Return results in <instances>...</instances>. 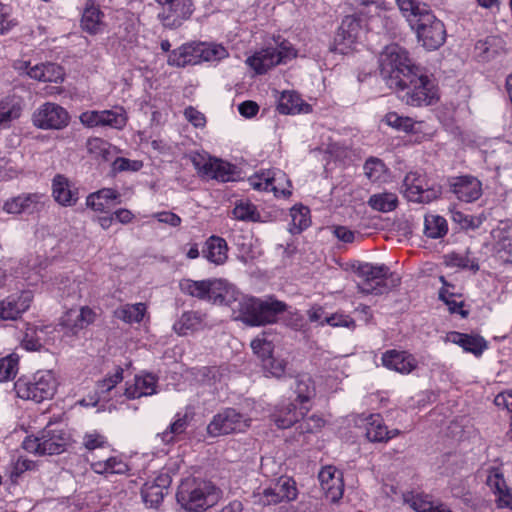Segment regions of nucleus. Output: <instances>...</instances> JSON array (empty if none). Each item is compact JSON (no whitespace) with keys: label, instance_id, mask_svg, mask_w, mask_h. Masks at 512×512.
Masks as SVG:
<instances>
[{"label":"nucleus","instance_id":"obj_1","mask_svg":"<svg viewBox=\"0 0 512 512\" xmlns=\"http://www.w3.org/2000/svg\"><path fill=\"white\" fill-rule=\"evenodd\" d=\"M179 289L185 295L230 307L233 318L248 326L274 323L278 315L287 309L284 302L276 299L263 301L246 296L222 279H181Z\"/></svg>","mask_w":512,"mask_h":512},{"label":"nucleus","instance_id":"obj_2","mask_svg":"<svg viewBox=\"0 0 512 512\" xmlns=\"http://www.w3.org/2000/svg\"><path fill=\"white\" fill-rule=\"evenodd\" d=\"M409 25L416 32L418 41L427 50H436L446 40V29L429 6L418 0H395Z\"/></svg>","mask_w":512,"mask_h":512},{"label":"nucleus","instance_id":"obj_3","mask_svg":"<svg viewBox=\"0 0 512 512\" xmlns=\"http://www.w3.org/2000/svg\"><path fill=\"white\" fill-rule=\"evenodd\" d=\"M221 497L220 490L210 481L186 478L177 490V502L189 512H202L215 505Z\"/></svg>","mask_w":512,"mask_h":512},{"label":"nucleus","instance_id":"obj_4","mask_svg":"<svg viewBox=\"0 0 512 512\" xmlns=\"http://www.w3.org/2000/svg\"><path fill=\"white\" fill-rule=\"evenodd\" d=\"M380 74L390 88L403 82L418 67L408 56V52L398 44L387 45L379 55Z\"/></svg>","mask_w":512,"mask_h":512},{"label":"nucleus","instance_id":"obj_5","mask_svg":"<svg viewBox=\"0 0 512 512\" xmlns=\"http://www.w3.org/2000/svg\"><path fill=\"white\" fill-rule=\"evenodd\" d=\"M403 79V82L394 89L404 92L402 100L408 105H431L437 99V89L434 82L427 75L421 73L419 68Z\"/></svg>","mask_w":512,"mask_h":512},{"label":"nucleus","instance_id":"obj_6","mask_svg":"<svg viewBox=\"0 0 512 512\" xmlns=\"http://www.w3.org/2000/svg\"><path fill=\"white\" fill-rule=\"evenodd\" d=\"M57 388V382L52 371H38L32 378H19L15 382V391L17 396L41 403L51 399Z\"/></svg>","mask_w":512,"mask_h":512},{"label":"nucleus","instance_id":"obj_7","mask_svg":"<svg viewBox=\"0 0 512 512\" xmlns=\"http://www.w3.org/2000/svg\"><path fill=\"white\" fill-rule=\"evenodd\" d=\"M68 438L59 429L46 427L37 436H28L22 443L24 450L38 455H55L65 451Z\"/></svg>","mask_w":512,"mask_h":512},{"label":"nucleus","instance_id":"obj_8","mask_svg":"<svg viewBox=\"0 0 512 512\" xmlns=\"http://www.w3.org/2000/svg\"><path fill=\"white\" fill-rule=\"evenodd\" d=\"M251 419L234 408H226L214 415L207 426V433L211 437L240 433L250 427Z\"/></svg>","mask_w":512,"mask_h":512},{"label":"nucleus","instance_id":"obj_9","mask_svg":"<svg viewBox=\"0 0 512 512\" xmlns=\"http://www.w3.org/2000/svg\"><path fill=\"white\" fill-rule=\"evenodd\" d=\"M295 57L294 50L287 42L281 43L279 47H268L255 52L248 57L246 63L257 73L264 74L270 68L286 63L287 60Z\"/></svg>","mask_w":512,"mask_h":512},{"label":"nucleus","instance_id":"obj_10","mask_svg":"<svg viewBox=\"0 0 512 512\" xmlns=\"http://www.w3.org/2000/svg\"><path fill=\"white\" fill-rule=\"evenodd\" d=\"M194 168L201 177L227 182L232 179V166L207 154L194 153L190 157Z\"/></svg>","mask_w":512,"mask_h":512},{"label":"nucleus","instance_id":"obj_11","mask_svg":"<svg viewBox=\"0 0 512 512\" xmlns=\"http://www.w3.org/2000/svg\"><path fill=\"white\" fill-rule=\"evenodd\" d=\"M357 273L362 278V281L357 284L361 293L379 295L388 290L384 283L389 273L387 266L365 263L358 267Z\"/></svg>","mask_w":512,"mask_h":512},{"label":"nucleus","instance_id":"obj_12","mask_svg":"<svg viewBox=\"0 0 512 512\" xmlns=\"http://www.w3.org/2000/svg\"><path fill=\"white\" fill-rule=\"evenodd\" d=\"M33 124L40 129H62L69 123L68 112L60 105L46 102L32 115Z\"/></svg>","mask_w":512,"mask_h":512},{"label":"nucleus","instance_id":"obj_13","mask_svg":"<svg viewBox=\"0 0 512 512\" xmlns=\"http://www.w3.org/2000/svg\"><path fill=\"white\" fill-rule=\"evenodd\" d=\"M297 495L296 482L290 477L282 476L259 494V503L264 506L275 505L282 501H293Z\"/></svg>","mask_w":512,"mask_h":512},{"label":"nucleus","instance_id":"obj_14","mask_svg":"<svg viewBox=\"0 0 512 512\" xmlns=\"http://www.w3.org/2000/svg\"><path fill=\"white\" fill-rule=\"evenodd\" d=\"M193 10L191 0H170L162 5L159 18L165 27L175 29L191 17Z\"/></svg>","mask_w":512,"mask_h":512},{"label":"nucleus","instance_id":"obj_15","mask_svg":"<svg viewBox=\"0 0 512 512\" xmlns=\"http://www.w3.org/2000/svg\"><path fill=\"white\" fill-rule=\"evenodd\" d=\"M402 189L409 201L419 203H429L437 198L439 192L429 188L424 178L417 172H410L405 176Z\"/></svg>","mask_w":512,"mask_h":512},{"label":"nucleus","instance_id":"obj_16","mask_svg":"<svg viewBox=\"0 0 512 512\" xmlns=\"http://www.w3.org/2000/svg\"><path fill=\"white\" fill-rule=\"evenodd\" d=\"M33 300L30 291H22L19 294H12L0 301V319L14 321L26 312Z\"/></svg>","mask_w":512,"mask_h":512},{"label":"nucleus","instance_id":"obj_17","mask_svg":"<svg viewBox=\"0 0 512 512\" xmlns=\"http://www.w3.org/2000/svg\"><path fill=\"white\" fill-rule=\"evenodd\" d=\"M491 236L496 256L505 263H512V221H500Z\"/></svg>","mask_w":512,"mask_h":512},{"label":"nucleus","instance_id":"obj_18","mask_svg":"<svg viewBox=\"0 0 512 512\" xmlns=\"http://www.w3.org/2000/svg\"><path fill=\"white\" fill-rule=\"evenodd\" d=\"M450 189L456 197L470 203L478 200L482 195V184L473 176H460L450 181Z\"/></svg>","mask_w":512,"mask_h":512},{"label":"nucleus","instance_id":"obj_19","mask_svg":"<svg viewBox=\"0 0 512 512\" xmlns=\"http://www.w3.org/2000/svg\"><path fill=\"white\" fill-rule=\"evenodd\" d=\"M95 319V313L89 307H81L80 309H70L61 318V326L66 330V334H77Z\"/></svg>","mask_w":512,"mask_h":512},{"label":"nucleus","instance_id":"obj_20","mask_svg":"<svg viewBox=\"0 0 512 512\" xmlns=\"http://www.w3.org/2000/svg\"><path fill=\"white\" fill-rule=\"evenodd\" d=\"M52 195L62 206H74L78 199V188L67 177L57 174L52 180Z\"/></svg>","mask_w":512,"mask_h":512},{"label":"nucleus","instance_id":"obj_21","mask_svg":"<svg viewBox=\"0 0 512 512\" xmlns=\"http://www.w3.org/2000/svg\"><path fill=\"white\" fill-rule=\"evenodd\" d=\"M333 466H326L321 469L318 479L322 490L332 502L338 501L343 495L342 475Z\"/></svg>","mask_w":512,"mask_h":512},{"label":"nucleus","instance_id":"obj_22","mask_svg":"<svg viewBox=\"0 0 512 512\" xmlns=\"http://www.w3.org/2000/svg\"><path fill=\"white\" fill-rule=\"evenodd\" d=\"M382 363L388 369L408 374L417 366L415 358L406 351L389 350L382 356Z\"/></svg>","mask_w":512,"mask_h":512},{"label":"nucleus","instance_id":"obj_23","mask_svg":"<svg viewBox=\"0 0 512 512\" xmlns=\"http://www.w3.org/2000/svg\"><path fill=\"white\" fill-rule=\"evenodd\" d=\"M200 43H187L173 50L168 57L170 66L185 67L201 63Z\"/></svg>","mask_w":512,"mask_h":512},{"label":"nucleus","instance_id":"obj_24","mask_svg":"<svg viewBox=\"0 0 512 512\" xmlns=\"http://www.w3.org/2000/svg\"><path fill=\"white\" fill-rule=\"evenodd\" d=\"M157 381V377L151 373H146L142 376L136 375L134 383L126 387L124 395L128 399L151 396L157 392Z\"/></svg>","mask_w":512,"mask_h":512},{"label":"nucleus","instance_id":"obj_25","mask_svg":"<svg viewBox=\"0 0 512 512\" xmlns=\"http://www.w3.org/2000/svg\"><path fill=\"white\" fill-rule=\"evenodd\" d=\"M119 193L112 188H103L87 196L86 204L88 207L98 212H107L115 204H119Z\"/></svg>","mask_w":512,"mask_h":512},{"label":"nucleus","instance_id":"obj_26","mask_svg":"<svg viewBox=\"0 0 512 512\" xmlns=\"http://www.w3.org/2000/svg\"><path fill=\"white\" fill-rule=\"evenodd\" d=\"M277 110L280 114L294 115L299 113H309L312 108L311 105L304 102L296 92L284 91L278 100Z\"/></svg>","mask_w":512,"mask_h":512},{"label":"nucleus","instance_id":"obj_27","mask_svg":"<svg viewBox=\"0 0 512 512\" xmlns=\"http://www.w3.org/2000/svg\"><path fill=\"white\" fill-rule=\"evenodd\" d=\"M40 198L39 194L18 196L6 201L3 208L11 214L34 213L42 206Z\"/></svg>","mask_w":512,"mask_h":512},{"label":"nucleus","instance_id":"obj_28","mask_svg":"<svg viewBox=\"0 0 512 512\" xmlns=\"http://www.w3.org/2000/svg\"><path fill=\"white\" fill-rule=\"evenodd\" d=\"M227 252L228 246L226 240L215 235L206 240L205 246L202 250L203 256L209 262L216 265H221L227 260Z\"/></svg>","mask_w":512,"mask_h":512},{"label":"nucleus","instance_id":"obj_29","mask_svg":"<svg viewBox=\"0 0 512 512\" xmlns=\"http://www.w3.org/2000/svg\"><path fill=\"white\" fill-rule=\"evenodd\" d=\"M169 483L168 476H160L153 483H146L141 490L143 501L152 508L158 507L163 501L164 490L168 488Z\"/></svg>","mask_w":512,"mask_h":512},{"label":"nucleus","instance_id":"obj_30","mask_svg":"<svg viewBox=\"0 0 512 512\" xmlns=\"http://www.w3.org/2000/svg\"><path fill=\"white\" fill-rule=\"evenodd\" d=\"M367 420L366 437L370 442H387L399 434L397 429L389 431L378 414H371Z\"/></svg>","mask_w":512,"mask_h":512},{"label":"nucleus","instance_id":"obj_31","mask_svg":"<svg viewBox=\"0 0 512 512\" xmlns=\"http://www.w3.org/2000/svg\"><path fill=\"white\" fill-rule=\"evenodd\" d=\"M448 340L459 345L466 352L479 356L487 348L486 341L481 336L469 335L460 332H451Z\"/></svg>","mask_w":512,"mask_h":512},{"label":"nucleus","instance_id":"obj_32","mask_svg":"<svg viewBox=\"0 0 512 512\" xmlns=\"http://www.w3.org/2000/svg\"><path fill=\"white\" fill-rule=\"evenodd\" d=\"M102 17L99 7L94 2L87 1L81 19L82 29L91 35L97 34L103 26Z\"/></svg>","mask_w":512,"mask_h":512},{"label":"nucleus","instance_id":"obj_33","mask_svg":"<svg viewBox=\"0 0 512 512\" xmlns=\"http://www.w3.org/2000/svg\"><path fill=\"white\" fill-rule=\"evenodd\" d=\"M359 29V21L352 15L345 16L335 36L337 45L350 46L355 42Z\"/></svg>","mask_w":512,"mask_h":512},{"label":"nucleus","instance_id":"obj_34","mask_svg":"<svg viewBox=\"0 0 512 512\" xmlns=\"http://www.w3.org/2000/svg\"><path fill=\"white\" fill-rule=\"evenodd\" d=\"M203 323V315L199 312H184L180 319L173 325L174 331L179 335H186L201 328Z\"/></svg>","mask_w":512,"mask_h":512},{"label":"nucleus","instance_id":"obj_35","mask_svg":"<svg viewBox=\"0 0 512 512\" xmlns=\"http://www.w3.org/2000/svg\"><path fill=\"white\" fill-rule=\"evenodd\" d=\"M88 153L96 160L111 161L113 159L114 148L102 138H89L86 142Z\"/></svg>","mask_w":512,"mask_h":512},{"label":"nucleus","instance_id":"obj_36","mask_svg":"<svg viewBox=\"0 0 512 512\" xmlns=\"http://www.w3.org/2000/svg\"><path fill=\"white\" fill-rule=\"evenodd\" d=\"M368 204L376 211L387 213L397 207L398 197L391 192L376 193L370 196Z\"/></svg>","mask_w":512,"mask_h":512},{"label":"nucleus","instance_id":"obj_37","mask_svg":"<svg viewBox=\"0 0 512 512\" xmlns=\"http://www.w3.org/2000/svg\"><path fill=\"white\" fill-rule=\"evenodd\" d=\"M271 418L278 428L287 429L298 421L296 406L289 403L280 407L271 415Z\"/></svg>","mask_w":512,"mask_h":512},{"label":"nucleus","instance_id":"obj_38","mask_svg":"<svg viewBox=\"0 0 512 512\" xmlns=\"http://www.w3.org/2000/svg\"><path fill=\"white\" fill-rule=\"evenodd\" d=\"M291 224L289 231L292 234H299L308 228L310 220V210L305 206H294L290 210Z\"/></svg>","mask_w":512,"mask_h":512},{"label":"nucleus","instance_id":"obj_39","mask_svg":"<svg viewBox=\"0 0 512 512\" xmlns=\"http://www.w3.org/2000/svg\"><path fill=\"white\" fill-rule=\"evenodd\" d=\"M446 220L439 215H427L424 220V233L432 239L442 238L447 234Z\"/></svg>","mask_w":512,"mask_h":512},{"label":"nucleus","instance_id":"obj_40","mask_svg":"<svg viewBox=\"0 0 512 512\" xmlns=\"http://www.w3.org/2000/svg\"><path fill=\"white\" fill-rule=\"evenodd\" d=\"M146 312L144 303L127 304L116 311V316L127 323H139Z\"/></svg>","mask_w":512,"mask_h":512},{"label":"nucleus","instance_id":"obj_41","mask_svg":"<svg viewBox=\"0 0 512 512\" xmlns=\"http://www.w3.org/2000/svg\"><path fill=\"white\" fill-rule=\"evenodd\" d=\"M100 126H109L114 129H122L127 123V117L123 109L100 111Z\"/></svg>","mask_w":512,"mask_h":512},{"label":"nucleus","instance_id":"obj_42","mask_svg":"<svg viewBox=\"0 0 512 512\" xmlns=\"http://www.w3.org/2000/svg\"><path fill=\"white\" fill-rule=\"evenodd\" d=\"M275 173L271 170L261 171L249 178V182L254 189L257 190H271L275 194L278 193L277 188L274 186Z\"/></svg>","mask_w":512,"mask_h":512},{"label":"nucleus","instance_id":"obj_43","mask_svg":"<svg viewBox=\"0 0 512 512\" xmlns=\"http://www.w3.org/2000/svg\"><path fill=\"white\" fill-rule=\"evenodd\" d=\"M233 215L236 219L242 221H260V214L254 204L246 201H240L233 209Z\"/></svg>","mask_w":512,"mask_h":512},{"label":"nucleus","instance_id":"obj_44","mask_svg":"<svg viewBox=\"0 0 512 512\" xmlns=\"http://www.w3.org/2000/svg\"><path fill=\"white\" fill-rule=\"evenodd\" d=\"M199 55L201 56V62H210L226 58L228 56V52L222 45L200 43Z\"/></svg>","mask_w":512,"mask_h":512},{"label":"nucleus","instance_id":"obj_45","mask_svg":"<svg viewBox=\"0 0 512 512\" xmlns=\"http://www.w3.org/2000/svg\"><path fill=\"white\" fill-rule=\"evenodd\" d=\"M18 361L19 357L14 353L0 359V382L8 381L16 376Z\"/></svg>","mask_w":512,"mask_h":512},{"label":"nucleus","instance_id":"obj_46","mask_svg":"<svg viewBox=\"0 0 512 512\" xmlns=\"http://www.w3.org/2000/svg\"><path fill=\"white\" fill-rule=\"evenodd\" d=\"M364 174L371 182L379 181L386 172L385 164L382 160L370 157L364 164Z\"/></svg>","mask_w":512,"mask_h":512},{"label":"nucleus","instance_id":"obj_47","mask_svg":"<svg viewBox=\"0 0 512 512\" xmlns=\"http://www.w3.org/2000/svg\"><path fill=\"white\" fill-rule=\"evenodd\" d=\"M295 392L301 403L309 401L315 395V386L311 378L309 376L298 377Z\"/></svg>","mask_w":512,"mask_h":512},{"label":"nucleus","instance_id":"obj_48","mask_svg":"<svg viewBox=\"0 0 512 512\" xmlns=\"http://www.w3.org/2000/svg\"><path fill=\"white\" fill-rule=\"evenodd\" d=\"M386 124L398 131L412 132L414 129V121L410 117H403L396 112H389L385 115Z\"/></svg>","mask_w":512,"mask_h":512},{"label":"nucleus","instance_id":"obj_49","mask_svg":"<svg viewBox=\"0 0 512 512\" xmlns=\"http://www.w3.org/2000/svg\"><path fill=\"white\" fill-rule=\"evenodd\" d=\"M404 501L416 512H451L442 507H433L430 502L424 501L419 496L413 494L406 495Z\"/></svg>","mask_w":512,"mask_h":512},{"label":"nucleus","instance_id":"obj_50","mask_svg":"<svg viewBox=\"0 0 512 512\" xmlns=\"http://www.w3.org/2000/svg\"><path fill=\"white\" fill-rule=\"evenodd\" d=\"M447 264L452 267L470 269L474 272L479 270V264L476 259L470 258L468 255L451 253L447 256Z\"/></svg>","mask_w":512,"mask_h":512},{"label":"nucleus","instance_id":"obj_51","mask_svg":"<svg viewBox=\"0 0 512 512\" xmlns=\"http://www.w3.org/2000/svg\"><path fill=\"white\" fill-rule=\"evenodd\" d=\"M453 220L460 225L462 229H471L475 230L479 228L485 217L483 215H468L462 212H455L453 214Z\"/></svg>","mask_w":512,"mask_h":512},{"label":"nucleus","instance_id":"obj_52","mask_svg":"<svg viewBox=\"0 0 512 512\" xmlns=\"http://www.w3.org/2000/svg\"><path fill=\"white\" fill-rule=\"evenodd\" d=\"M251 348L253 352L261 359L262 365H264L265 359L273 357V345L272 342L267 341L264 338H256L251 342Z\"/></svg>","mask_w":512,"mask_h":512},{"label":"nucleus","instance_id":"obj_53","mask_svg":"<svg viewBox=\"0 0 512 512\" xmlns=\"http://www.w3.org/2000/svg\"><path fill=\"white\" fill-rule=\"evenodd\" d=\"M187 427V417L183 416L176 419L169 427L161 434L163 442L169 443L173 440V435L181 434Z\"/></svg>","mask_w":512,"mask_h":512},{"label":"nucleus","instance_id":"obj_54","mask_svg":"<svg viewBox=\"0 0 512 512\" xmlns=\"http://www.w3.org/2000/svg\"><path fill=\"white\" fill-rule=\"evenodd\" d=\"M324 324H328L332 327H355V321L350 316L340 313H334L330 316H325L324 320L320 322L321 326Z\"/></svg>","mask_w":512,"mask_h":512},{"label":"nucleus","instance_id":"obj_55","mask_svg":"<svg viewBox=\"0 0 512 512\" xmlns=\"http://www.w3.org/2000/svg\"><path fill=\"white\" fill-rule=\"evenodd\" d=\"M21 107L18 104L10 105L7 102L0 103V125H4L13 119L20 117Z\"/></svg>","mask_w":512,"mask_h":512},{"label":"nucleus","instance_id":"obj_56","mask_svg":"<svg viewBox=\"0 0 512 512\" xmlns=\"http://www.w3.org/2000/svg\"><path fill=\"white\" fill-rule=\"evenodd\" d=\"M35 463L28 459H18L12 466L9 471V478L12 483H17L18 479L22 476V474L28 470L33 469Z\"/></svg>","mask_w":512,"mask_h":512},{"label":"nucleus","instance_id":"obj_57","mask_svg":"<svg viewBox=\"0 0 512 512\" xmlns=\"http://www.w3.org/2000/svg\"><path fill=\"white\" fill-rule=\"evenodd\" d=\"M122 380H123V369L121 367H117V369L113 375H109V376L105 377L103 380L98 382V384H97L98 390L101 393H107V392L111 391Z\"/></svg>","mask_w":512,"mask_h":512},{"label":"nucleus","instance_id":"obj_58","mask_svg":"<svg viewBox=\"0 0 512 512\" xmlns=\"http://www.w3.org/2000/svg\"><path fill=\"white\" fill-rule=\"evenodd\" d=\"M21 344L27 351H38L41 349L42 344L37 337V331L34 327L27 328Z\"/></svg>","mask_w":512,"mask_h":512},{"label":"nucleus","instance_id":"obj_59","mask_svg":"<svg viewBox=\"0 0 512 512\" xmlns=\"http://www.w3.org/2000/svg\"><path fill=\"white\" fill-rule=\"evenodd\" d=\"M17 25V21L11 16L10 8L0 3V35L10 31Z\"/></svg>","mask_w":512,"mask_h":512},{"label":"nucleus","instance_id":"obj_60","mask_svg":"<svg viewBox=\"0 0 512 512\" xmlns=\"http://www.w3.org/2000/svg\"><path fill=\"white\" fill-rule=\"evenodd\" d=\"M286 363L284 360L268 357L265 359L263 368L274 377H281L285 372Z\"/></svg>","mask_w":512,"mask_h":512},{"label":"nucleus","instance_id":"obj_61","mask_svg":"<svg viewBox=\"0 0 512 512\" xmlns=\"http://www.w3.org/2000/svg\"><path fill=\"white\" fill-rule=\"evenodd\" d=\"M184 116L195 128H204L206 125L205 115L192 106L184 110Z\"/></svg>","mask_w":512,"mask_h":512},{"label":"nucleus","instance_id":"obj_62","mask_svg":"<svg viewBox=\"0 0 512 512\" xmlns=\"http://www.w3.org/2000/svg\"><path fill=\"white\" fill-rule=\"evenodd\" d=\"M439 299H441L442 301L445 302V304L448 306L451 313H458L462 317L467 316L468 312L462 309L463 302L462 301L457 302L453 298L446 297V288L445 287H442L439 290Z\"/></svg>","mask_w":512,"mask_h":512},{"label":"nucleus","instance_id":"obj_63","mask_svg":"<svg viewBox=\"0 0 512 512\" xmlns=\"http://www.w3.org/2000/svg\"><path fill=\"white\" fill-rule=\"evenodd\" d=\"M83 446L89 450H95L97 448H101L106 444L104 436L98 433H87L83 437Z\"/></svg>","mask_w":512,"mask_h":512},{"label":"nucleus","instance_id":"obj_64","mask_svg":"<svg viewBox=\"0 0 512 512\" xmlns=\"http://www.w3.org/2000/svg\"><path fill=\"white\" fill-rule=\"evenodd\" d=\"M495 503L497 508L512 510V488L507 487L496 495Z\"/></svg>","mask_w":512,"mask_h":512}]
</instances>
